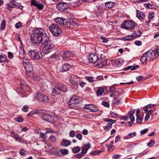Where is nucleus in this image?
Instances as JSON below:
<instances>
[{
    "mask_svg": "<svg viewBox=\"0 0 159 159\" xmlns=\"http://www.w3.org/2000/svg\"><path fill=\"white\" fill-rule=\"evenodd\" d=\"M47 35L45 30L43 28H36L32 31L31 36L32 41L34 45H38Z\"/></svg>",
    "mask_w": 159,
    "mask_h": 159,
    "instance_id": "obj_1",
    "label": "nucleus"
},
{
    "mask_svg": "<svg viewBox=\"0 0 159 159\" xmlns=\"http://www.w3.org/2000/svg\"><path fill=\"white\" fill-rule=\"evenodd\" d=\"M43 46V52L45 54L48 53L50 52L54 47L52 42L47 35L41 42Z\"/></svg>",
    "mask_w": 159,
    "mask_h": 159,
    "instance_id": "obj_2",
    "label": "nucleus"
},
{
    "mask_svg": "<svg viewBox=\"0 0 159 159\" xmlns=\"http://www.w3.org/2000/svg\"><path fill=\"white\" fill-rule=\"evenodd\" d=\"M49 29L52 35L55 36L60 35L62 32L61 29L55 24H51L49 26Z\"/></svg>",
    "mask_w": 159,
    "mask_h": 159,
    "instance_id": "obj_3",
    "label": "nucleus"
},
{
    "mask_svg": "<svg viewBox=\"0 0 159 159\" xmlns=\"http://www.w3.org/2000/svg\"><path fill=\"white\" fill-rule=\"evenodd\" d=\"M146 53L148 58V61H153L159 55V48L152 51L149 50Z\"/></svg>",
    "mask_w": 159,
    "mask_h": 159,
    "instance_id": "obj_4",
    "label": "nucleus"
},
{
    "mask_svg": "<svg viewBox=\"0 0 159 159\" xmlns=\"http://www.w3.org/2000/svg\"><path fill=\"white\" fill-rule=\"evenodd\" d=\"M122 28L127 30H132L135 27V22L131 20H127L121 24Z\"/></svg>",
    "mask_w": 159,
    "mask_h": 159,
    "instance_id": "obj_5",
    "label": "nucleus"
},
{
    "mask_svg": "<svg viewBox=\"0 0 159 159\" xmlns=\"http://www.w3.org/2000/svg\"><path fill=\"white\" fill-rule=\"evenodd\" d=\"M29 55L33 60H39L41 59L43 57L41 54L39 53L36 50H32L29 51Z\"/></svg>",
    "mask_w": 159,
    "mask_h": 159,
    "instance_id": "obj_6",
    "label": "nucleus"
},
{
    "mask_svg": "<svg viewBox=\"0 0 159 159\" xmlns=\"http://www.w3.org/2000/svg\"><path fill=\"white\" fill-rule=\"evenodd\" d=\"M39 117L42 119L50 122H52L54 120L52 116L47 113L45 110H42L41 113L39 115Z\"/></svg>",
    "mask_w": 159,
    "mask_h": 159,
    "instance_id": "obj_7",
    "label": "nucleus"
},
{
    "mask_svg": "<svg viewBox=\"0 0 159 159\" xmlns=\"http://www.w3.org/2000/svg\"><path fill=\"white\" fill-rule=\"evenodd\" d=\"M23 65L27 72L30 73L33 70L32 64L29 61L26 59H24L23 61Z\"/></svg>",
    "mask_w": 159,
    "mask_h": 159,
    "instance_id": "obj_8",
    "label": "nucleus"
},
{
    "mask_svg": "<svg viewBox=\"0 0 159 159\" xmlns=\"http://www.w3.org/2000/svg\"><path fill=\"white\" fill-rule=\"evenodd\" d=\"M39 101L47 103L48 98L47 96L41 93H38L34 97Z\"/></svg>",
    "mask_w": 159,
    "mask_h": 159,
    "instance_id": "obj_9",
    "label": "nucleus"
},
{
    "mask_svg": "<svg viewBox=\"0 0 159 159\" xmlns=\"http://www.w3.org/2000/svg\"><path fill=\"white\" fill-rule=\"evenodd\" d=\"M79 98L78 96H75L70 99V109L71 108L73 109L75 108L76 104H77L79 102Z\"/></svg>",
    "mask_w": 159,
    "mask_h": 159,
    "instance_id": "obj_10",
    "label": "nucleus"
},
{
    "mask_svg": "<svg viewBox=\"0 0 159 159\" xmlns=\"http://www.w3.org/2000/svg\"><path fill=\"white\" fill-rule=\"evenodd\" d=\"M56 7L59 10L63 11L68 9V5L66 2H60L57 4Z\"/></svg>",
    "mask_w": 159,
    "mask_h": 159,
    "instance_id": "obj_11",
    "label": "nucleus"
},
{
    "mask_svg": "<svg viewBox=\"0 0 159 159\" xmlns=\"http://www.w3.org/2000/svg\"><path fill=\"white\" fill-rule=\"evenodd\" d=\"M98 60V55L95 53L91 54L88 58L89 61L90 63H95L97 62Z\"/></svg>",
    "mask_w": 159,
    "mask_h": 159,
    "instance_id": "obj_12",
    "label": "nucleus"
},
{
    "mask_svg": "<svg viewBox=\"0 0 159 159\" xmlns=\"http://www.w3.org/2000/svg\"><path fill=\"white\" fill-rule=\"evenodd\" d=\"M31 4L32 5L37 7L39 10H41L43 8L44 6L42 3H41L39 1H36L35 0H31Z\"/></svg>",
    "mask_w": 159,
    "mask_h": 159,
    "instance_id": "obj_13",
    "label": "nucleus"
},
{
    "mask_svg": "<svg viewBox=\"0 0 159 159\" xmlns=\"http://www.w3.org/2000/svg\"><path fill=\"white\" fill-rule=\"evenodd\" d=\"M84 109L89 110L92 112L97 111L98 110L97 107L92 104L86 105L84 107Z\"/></svg>",
    "mask_w": 159,
    "mask_h": 159,
    "instance_id": "obj_14",
    "label": "nucleus"
},
{
    "mask_svg": "<svg viewBox=\"0 0 159 159\" xmlns=\"http://www.w3.org/2000/svg\"><path fill=\"white\" fill-rule=\"evenodd\" d=\"M136 16L140 20H143L145 18L144 13L140 11L137 10Z\"/></svg>",
    "mask_w": 159,
    "mask_h": 159,
    "instance_id": "obj_15",
    "label": "nucleus"
},
{
    "mask_svg": "<svg viewBox=\"0 0 159 159\" xmlns=\"http://www.w3.org/2000/svg\"><path fill=\"white\" fill-rule=\"evenodd\" d=\"M11 133L13 135V136L12 137L14 138L16 141L21 143H23L24 141L22 140V137H20L19 134H14L13 132H11Z\"/></svg>",
    "mask_w": 159,
    "mask_h": 159,
    "instance_id": "obj_16",
    "label": "nucleus"
},
{
    "mask_svg": "<svg viewBox=\"0 0 159 159\" xmlns=\"http://www.w3.org/2000/svg\"><path fill=\"white\" fill-rule=\"evenodd\" d=\"M57 89L59 90L60 91L66 92L67 90L66 86L62 84H60L59 83H57Z\"/></svg>",
    "mask_w": 159,
    "mask_h": 159,
    "instance_id": "obj_17",
    "label": "nucleus"
},
{
    "mask_svg": "<svg viewBox=\"0 0 159 159\" xmlns=\"http://www.w3.org/2000/svg\"><path fill=\"white\" fill-rule=\"evenodd\" d=\"M98 64L99 67H103L106 65L107 60L105 59L102 58L100 61H98Z\"/></svg>",
    "mask_w": 159,
    "mask_h": 159,
    "instance_id": "obj_18",
    "label": "nucleus"
},
{
    "mask_svg": "<svg viewBox=\"0 0 159 159\" xmlns=\"http://www.w3.org/2000/svg\"><path fill=\"white\" fill-rule=\"evenodd\" d=\"M62 58L65 61H68L70 59V52H64L62 55Z\"/></svg>",
    "mask_w": 159,
    "mask_h": 159,
    "instance_id": "obj_19",
    "label": "nucleus"
},
{
    "mask_svg": "<svg viewBox=\"0 0 159 159\" xmlns=\"http://www.w3.org/2000/svg\"><path fill=\"white\" fill-rule=\"evenodd\" d=\"M139 67V66L138 65H136L135 66H127L126 67L124 68L123 69V70H136Z\"/></svg>",
    "mask_w": 159,
    "mask_h": 159,
    "instance_id": "obj_20",
    "label": "nucleus"
},
{
    "mask_svg": "<svg viewBox=\"0 0 159 159\" xmlns=\"http://www.w3.org/2000/svg\"><path fill=\"white\" fill-rule=\"evenodd\" d=\"M116 3L114 2H108L105 3V6L107 8H111L114 7Z\"/></svg>",
    "mask_w": 159,
    "mask_h": 159,
    "instance_id": "obj_21",
    "label": "nucleus"
},
{
    "mask_svg": "<svg viewBox=\"0 0 159 159\" xmlns=\"http://www.w3.org/2000/svg\"><path fill=\"white\" fill-rule=\"evenodd\" d=\"M136 135L137 134L135 132L131 133L125 136L124 137V139H130L135 137Z\"/></svg>",
    "mask_w": 159,
    "mask_h": 159,
    "instance_id": "obj_22",
    "label": "nucleus"
},
{
    "mask_svg": "<svg viewBox=\"0 0 159 159\" xmlns=\"http://www.w3.org/2000/svg\"><path fill=\"white\" fill-rule=\"evenodd\" d=\"M70 25H71L72 26L74 27L77 26V24L76 23V20L74 18V17L71 16L70 15Z\"/></svg>",
    "mask_w": 159,
    "mask_h": 159,
    "instance_id": "obj_23",
    "label": "nucleus"
},
{
    "mask_svg": "<svg viewBox=\"0 0 159 159\" xmlns=\"http://www.w3.org/2000/svg\"><path fill=\"white\" fill-rule=\"evenodd\" d=\"M104 91V89L102 88H98L96 92L97 95L98 97L101 96Z\"/></svg>",
    "mask_w": 159,
    "mask_h": 159,
    "instance_id": "obj_24",
    "label": "nucleus"
},
{
    "mask_svg": "<svg viewBox=\"0 0 159 159\" xmlns=\"http://www.w3.org/2000/svg\"><path fill=\"white\" fill-rule=\"evenodd\" d=\"M69 66V65L68 64L64 65L63 66L60 68V71L61 72H64L69 70L70 68Z\"/></svg>",
    "mask_w": 159,
    "mask_h": 159,
    "instance_id": "obj_25",
    "label": "nucleus"
},
{
    "mask_svg": "<svg viewBox=\"0 0 159 159\" xmlns=\"http://www.w3.org/2000/svg\"><path fill=\"white\" fill-rule=\"evenodd\" d=\"M140 60L143 64L146 63L147 61H148V58L147 55H146V53H144L141 57Z\"/></svg>",
    "mask_w": 159,
    "mask_h": 159,
    "instance_id": "obj_26",
    "label": "nucleus"
},
{
    "mask_svg": "<svg viewBox=\"0 0 159 159\" xmlns=\"http://www.w3.org/2000/svg\"><path fill=\"white\" fill-rule=\"evenodd\" d=\"M135 38V37L134 35H133V34L128 35L127 36H124L123 37V39L126 41L132 40Z\"/></svg>",
    "mask_w": 159,
    "mask_h": 159,
    "instance_id": "obj_27",
    "label": "nucleus"
},
{
    "mask_svg": "<svg viewBox=\"0 0 159 159\" xmlns=\"http://www.w3.org/2000/svg\"><path fill=\"white\" fill-rule=\"evenodd\" d=\"M123 61L121 59H116L115 60L114 63L117 66H120L123 63Z\"/></svg>",
    "mask_w": 159,
    "mask_h": 159,
    "instance_id": "obj_28",
    "label": "nucleus"
},
{
    "mask_svg": "<svg viewBox=\"0 0 159 159\" xmlns=\"http://www.w3.org/2000/svg\"><path fill=\"white\" fill-rule=\"evenodd\" d=\"M62 25L64 26L65 27H67L70 25V20H69L63 19Z\"/></svg>",
    "mask_w": 159,
    "mask_h": 159,
    "instance_id": "obj_29",
    "label": "nucleus"
},
{
    "mask_svg": "<svg viewBox=\"0 0 159 159\" xmlns=\"http://www.w3.org/2000/svg\"><path fill=\"white\" fill-rule=\"evenodd\" d=\"M14 0H10L11 4L15 6V7L16 6V7H18L19 8H21L20 7H21V8L22 6H21V4L19 3L14 1Z\"/></svg>",
    "mask_w": 159,
    "mask_h": 159,
    "instance_id": "obj_30",
    "label": "nucleus"
},
{
    "mask_svg": "<svg viewBox=\"0 0 159 159\" xmlns=\"http://www.w3.org/2000/svg\"><path fill=\"white\" fill-rule=\"evenodd\" d=\"M135 112V110L131 111H129L128 113V115L129 116V118L131 120L134 121L135 119L133 115V114H134Z\"/></svg>",
    "mask_w": 159,
    "mask_h": 159,
    "instance_id": "obj_31",
    "label": "nucleus"
},
{
    "mask_svg": "<svg viewBox=\"0 0 159 159\" xmlns=\"http://www.w3.org/2000/svg\"><path fill=\"white\" fill-rule=\"evenodd\" d=\"M57 84L55 88L53 89L52 90V92L53 95L55 94H61L60 91L57 89Z\"/></svg>",
    "mask_w": 159,
    "mask_h": 159,
    "instance_id": "obj_32",
    "label": "nucleus"
},
{
    "mask_svg": "<svg viewBox=\"0 0 159 159\" xmlns=\"http://www.w3.org/2000/svg\"><path fill=\"white\" fill-rule=\"evenodd\" d=\"M138 144V143H134L129 144L128 146L127 151L129 152H131L132 148H134L136 145Z\"/></svg>",
    "mask_w": 159,
    "mask_h": 159,
    "instance_id": "obj_33",
    "label": "nucleus"
},
{
    "mask_svg": "<svg viewBox=\"0 0 159 159\" xmlns=\"http://www.w3.org/2000/svg\"><path fill=\"white\" fill-rule=\"evenodd\" d=\"M63 19L62 18L57 17L55 19L54 21L56 23L62 25Z\"/></svg>",
    "mask_w": 159,
    "mask_h": 159,
    "instance_id": "obj_34",
    "label": "nucleus"
},
{
    "mask_svg": "<svg viewBox=\"0 0 159 159\" xmlns=\"http://www.w3.org/2000/svg\"><path fill=\"white\" fill-rule=\"evenodd\" d=\"M42 111V110H38L37 109H35L31 111L32 113V114H33V115L38 114L39 115H39H40Z\"/></svg>",
    "mask_w": 159,
    "mask_h": 159,
    "instance_id": "obj_35",
    "label": "nucleus"
},
{
    "mask_svg": "<svg viewBox=\"0 0 159 159\" xmlns=\"http://www.w3.org/2000/svg\"><path fill=\"white\" fill-rule=\"evenodd\" d=\"M6 20H2L1 25L0 29L1 30H3L5 29L6 26Z\"/></svg>",
    "mask_w": 159,
    "mask_h": 159,
    "instance_id": "obj_36",
    "label": "nucleus"
},
{
    "mask_svg": "<svg viewBox=\"0 0 159 159\" xmlns=\"http://www.w3.org/2000/svg\"><path fill=\"white\" fill-rule=\"evenodd\" d=\"M102 152V151H98V150L95 151H93L91 152L90 153V154L92 156H95L97 155H98Z\"/></svg>",
    "mask_w": 159,
    "mask_h": 159,
    "instance_id": "obj_37",
    "label": "nucleus"
},
{
    "mask_svg": "<svg viewBox=\"0 0 159 159\" xmlns=\"http://www.w3.org/2000/svg\"><path fill=\"white\" fill-rule=\"evenodd\" d=\"M86 146L88 147L87 148H83L82 149V150L81 153H82L83 154V155H84V154L86 153L87 152L88 149L90 147V145L89 144H88L86 145Z\"/></svg>",
    "mask_w": 159,
    "mask_h": 159,
    "instance_id": "obj_38",
    "label": "nucleus"
},
{
    "mask_svg": "<svg viewBox=\"0 0 159 159\" xmlns=\"http://www.w3.org/2000/svg\"><path fill=\"white\" fill-rule=\"evenodd\" d=\"M55 99L51 97L49 98H48L47 103H49L50 104H52L55 102Z\"/></svg>",
    "mask_w": 159,
    "mask_h": 159,
    "instance_id": "obj_39",
    "label": "nucleus"
},
{
    "mask_svg": "<svg viewBox=\"0 0 159 159\" xmlns=\"http://www.w3.org/2000/svg\"><path fill=\"white\" fill-rule=\"evenodd\" d=\"M7 57L5 55H0V62H2L6 61Z\"/></svg>",
    "mask_w": 159,
    "mask_h": 159,
    "instance_id": "obj_40",
    "label": "nucleus"
},
{
    "mask_svg": "<svg viewBox=\"0 0 159 159\" xmlns=\"http://www.w3.org/2000/svg\"><path fill=\"white\" fill-rule=\"evenodd\" d=\"M60 152L63 155H66L68 153V150L66 149H61L60 150Z\"/></svg>",
    "mask_w": 159,
    "mask_h": 159,
    "instance_id": "obj_41",
    "label": "nucleus"
},
{
    "mask_svg": "<svg viewBox=\"0 0 159 159\" xmlns=\"http://www.w3.org/2000/svg\"><path fill=\"white\" fill-rule=\"evenodd\" d=\"M103 120L105 122H111L112 124H113L116 122V120H112V119H110V118H104L103 119Z\"/></svg>",
    "mask_w": 159,
    "mask_h": 159,
    "instance_id": "obj_42",
    "label": "nucleus"
},
{
    "mask_svg": "<svg viewBox=\"0 0 159 159\" xmlns=\"http://www.w3.org/2000/svg\"><path fill=\"white\" fill-rule=\"evenodd\" d=\"M107 78H109L108 76L107 75H100L98 76L97 77V79L98 80H104V79H107Z\"/></svg>",
    "mask_w": 159,
    "mask_h": 159,
    "instance_id": "obj_43",
    "label": "nucleus"
},
{
    "mask_svg": "<svg viewBox=\"0 0 159 159\" xmlns=\"http://www.w3.org/2000/svg\"><path fill=\"white\" fill-rule=\"evenodd\" d=\"M80 2L79 1H77L76 2H73L71 4V6L72 7H76L80 5Z\"/></svg>",
    "mask_w": 159,
    "mask_h": 159,
    "instance_id": "obj_44",
    "label": "nucleus"
},
{
    "mask_svg": "<svg viewBox=\"0 0 159 159\" xmlns=\"http://www.w3.org/2000/svg\"><path fill=\"white\" fill-rule=\"evenodd\" d=\"M108 151L111 152L115 148V146L111 144H109L107 145Z\"/></svg>",
    "mask_w": 159,
    "mask_h": 159,
    "instance_id": "obj_45",
    "label": "nucleus"
},
{
    "mask_svg": "<svg viewBox=\"0 0 159 159\" xmlns=\"http://www.w3.org/2000/svg\"><path fill=\"white\" fill-rule=\"evenodd\" d=\"M141 34V33L140 31L137 30L134 32L133 33V35H134L135 37L136 38V37H137L140 36Z\"/></svg>",
    "mask_w": 159,
    "mask_h": 159,
    "instance_id": "obj_46",
    "label": "nucleus"
},
{
    "mask_svg": "<svg viewBox=\"0 0 159 159\" xmlns=\"http://www.w3.org/2000/svg\"><path fill=\"white\" fill-rule=\"evenodd\" d=\"M69 143L68 141L65 139H63V141L61 144V145L62 146L66 147L69 145Z\"/></svg>",
    "mask_w": 159,
    "mask_h": 159,
    "instance_id": "obj_47",
    "label": "nucleus"
},
{
    "mask_svg": "<svg viewBox=\"0 0 159 159\" xmlns=\"http://www.w3.org/2000/svg\"><path fill=\"white\" fill-rule=\"evenodd\" d=\"M112 125L111 124L109 123H108L106 126L105 130L106 131H108L110 129L112 128Z\"/></svg>",
    "mask_w": 159,
    "mask_h": 159,
    "instance_id": "obj_48",
    "label": "nucleus"
},
{
    "mask_svg": "<svg viewBox=\"0 0 159 159\" xmlns=\"http://www.w3.org/2000/svg\"><path fill=\"white\" fill-rule=\"evenodd\" d=\"M142 120L141 117L139 115H137L136 122L137 123H141L142 121Z\"/></svg>",
    "mask_w": 159,
    "mask_h": 159,
    "instance_id": "obj_49",
    "label": "nucleus"
},
{
    "mask_svg": "<svg viewBox=\"0 0 159 159\" xmlns=\"http://www.w3.org/2000/svg\"><path fill=\"white\" fill-rule=\"evenodd\" d=\"M23 120V119L20 116H19L15 118V120L19 122H21Z\"/></svg>",
    "mask_w": 159,
    "mask_h": 159,
    "instance_id": "obj_50",
    "label": "nucleus"
},
{
    "mask_svg": "<svg viewBox=\"0 0 159 159\" xmlns=\"http://www.w3.org/2000/svg\"><path fill=\"white\" fill-rule=\"evenodd\" d=\"M81 148L80 147H75L72 149V151L73 152L76 153L80 151Z\"/></svg>",
    "mask_w": 159,
    "mask_h": 159,
    "instance_id": "obj_51",
    "label": "nucleus"
},
{
    "mask_svg": "<svg viewBox=\"0 0 159 159\" xmlns=\"http://www.w3.org/2000/svg\"><path fill=\"white\" fill-rule=\"evenodd\" d=\"M154 13L153 12H150L148 14V19H152L154 17Z\"/></svg>",
    "mask_w": 159,
    "mask_h": 159,
    "instance_id": "obj_52",
    "label": "nucleus"
},
{
    "mask_svg": "<svg viewBox=\"0 0 159 159\" xmlns=\"http://www.w3.org/2000/svg\"><path fill=\"white\" fill-rule=\"evenodd\" d=\"M26 151L24 149H21L19 153L22 156H25L26 155Z\"/></svg>",
    "mask_w": 159,
    "mask_h": 159,
    "instance_id": "obj_53",
    "label": "nucleus"
},
{
    "mask_svg": "<svg viewBox=\"0 0 159 159\" xmlns=\"http://www.w3.org/2000/svg\"><path fill=\"white\" fill-rule=\"evenodd\" d=\"M22 110L25 112H27L29 110L28 107L27 105L24 106L22 108Z\"/></svg>",
    "mask_w": 159,
    "mask_h": 159,
    "instance_id": "obj_54",
    "label": "nucleus"
},
{
    "mask_svg": "<svg viewBox=\"0 0 159 159\" xmlns=\"http://www.w3.org/2000/svg\"><path fill=\"white\" fill-rule=\"evenodd\" d=\"M155 144V142L153 140H151L148 144L147 146L151 147L152 146Z\"/></svg>",
    "mask_w": 159,
    "mask_h": 159,
    "instance_id": "obj_55",
    "label": "nucleus"
},
{
    "mask_svg": "<svg viewBox=\"0 0 159 159\" xmlns=\"http://www.w3.org/2000/svg\"><path fill=\"white\" fill-rule=\"evenodd\" d=\"M113 103L115 104H118L120 102V100L119 98H115L113 101Z\"/></svg>",
    "mask_w": 159,
    "mask_h": 159,
    "instance_id": "obj_56",
    "label": "nucleus"
},
{
    "mask_svg": "<svg viewBox=\"0 0 159 159\" xmlns=\"http://www.w3.org/2000/svg\"><path fill=\"white\" fill-rule=\"evenodd\" d=\"M22 25V23L19 22L15 25V26L16 29H19L21 26Z\"/></svg>",
    "mask_w": 159,
    "mask_h": 159,
    "instance_id": "obj_57",
    "label": "nucleus"
},
{
    "mask_svg": "<svg viewBox=\"0 0 159 159\" xmlns=\"http://www.w3.org/2000/svg\"><path fill=\"white\" fill-rule=\"evenodd\" d=\"M40 137L43 139H45L47 137V135L45 133H40Z\"/></svg>",
    "mask_w": 159,
    "mask_h": 159,
    "instance_id": "obj_58",
    "label": "nucleus"
},
{
    "mask_svg": "<svg viewBox=\"0 0 159 159\" xmlns=\"http://www.w3.org/2000/svg\"><path fill=\"white\" fill-rule=\"evenodd\" d=\"M46 131L45 132V133L46 134L49 133H53L54 132L53 130L48 128L46 129Z\"/></svg>",
    "mask_w": 159,
    "mask_h": 159,
    "instance_id": "obj_59",
    "label": "nucleus"
},
{
    "mask_svg": "<svg viewBox=\"0 0 159 159\" xmlns=\"http://www.w3.org/2000/svg\"><path fill=\"white\" fill-rule=\"evenodd\" d=\"M109 91L111 93H113L115 92V89L113 86H112L110 87Z\"/></svg>",
    "mask_w": 159,
    "mask_h": 159,
    "instance_id": "obj_60",
    "label": "nucleus"
},
{
    "mask_svg": "<svg viewBox=\"0 0 159 159\" xmlns=\"http://www.w3.org/2000/svg\"><path fill=\"white\" fill-rule=\"evenodd\" d=\"M109 115L111 117H115L116 116H118L117 114L113 112H111L109 114Z\"/></svg>",
    "mask_w": 159,
    "mask_h": 159,
    "instance_id": "obj_61",
    "label": "nucleus"
},
{
    "mask_svg": "<svg viewBox=\"0 0 159 159\" xmlns=\"http://www.w3.org/2000/svg\"><path fill=\"white\" fill-rule=\"evenodd\" d=\"M50 138L52 142H54L57 139V138L54 135L51 136Z\"/></svg>",
    "mask_w": 159,
    "mask_h": 159,
    "instance_id": "obj_62",
    "label": "nucleus"
},
{
    "mask_svg": "<svg viewBox=\"0 0 159 159\" xmlns=\"http://www.w3.org/2000/svg\"><path fill=\"white\" fill-rule=\"evenodd\" d=\"M102 104L106 107H109V104L107 102H102Z\"/></svg>",
    "mask_w": 159,
    "mask_h": 159,
    "instance_id": "obj_63",
    "label": "nucleus"
},
{
    "mask_svg": "<svg viewBox=\"0 0 159 159\" xmlns=\"http://www.w3.org/2000/svg\"><path fill=\"white\" fill-rule=\"evenodd\" d=\"M11 4V2L8 5V8L11 11L12 10V7H15L13 6Z\"/></svg>",
    "mask_w": 159,
    "mask_h": 159,
    "instance_id": "obj_64",
    "label": "nucleus"
}]
</instances>
